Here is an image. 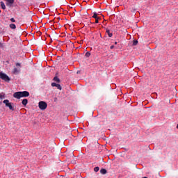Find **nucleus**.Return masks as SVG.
<instances>
[{"instance_id":"1","label":"nucleus","mask_w":178,"mask_h":178,"mask_svg":"<svg viewBox=\"0 0 178 178\" xmlns=\"http://www.w3.org/2000/svg\"><path fill=\"white\" fill-rule=\"evenodd\" d=\"M30 96V92L28 91L16 92L13 94L14 98L20 99V98H25Z\"/></svg>"},{"instance_id":"2","label":"nucleus","mask_w":178,"mask_h":178,"mask_svg":"<svg viewBox=\"0 0 178 178\" xmlns=\"http://www.w3.org/2000/svg\"><path fill=\"white\" fill-rule=\"evenodd\" d=\"M3 104H5L6 106L9 108L10 111H15V108H13V103L9 102L8 99L3 100Z\"/></svg>"},{"instance_id":"3","label":"nucleus","mask_w":178,"mask_h":178,"mask_svg":"<svg viewBox=\"0 0 178 178\" xmlns=\"http://www.w3.org/2000/svg\"><path fill=\"white\" fill-rule=\"evenodd\" d=\"M0 79H1V80H3L4 81H10V78H9V76L6 74L2 72H0Z\"/></svg>"},{"instance_id":"4","label":"nucleus","mask_w":178,"mask_h":178,"mask_svg":"<svg viewBox=\"0 0 178 178\" xmlns=\"http://www.w3.org/2000/svg\"><path fill=\"white\" fill-rule=\"evenodd\" d=\"M38 106L41 109V111H45V109H47L48 106V104H47V102L44 101H41V102H39Z\"/></svg>"},{"instance_id":"5","label":"nucleus","mask_w":178,"mask_h":178,"mask_svg":"<svg viewBox=\"0 0 178 178\" xmlns=\"http://www.w3.org/2000/svg\"><path fill=\"white\" fill-rule=\"evenodd\" d=\"M51 87H56V88H58V90H60V91H61L62 90V86H60V84L56 83L55 82L51 83Z\"/></svg>"},{"instance_id":"6","label":"nucleus","mask_w":178,"mask_h":178,"mask_svg":"<svg viewBox=\"0 0 178 178\" xmlns=\"http://www.w3.org/2000/svg\"><path fill=\"white\" fill-rule=\"evenodd\" d=\"M6 1L7 3L6 5L8 6H12V5H13V3H15V0H5Z\"/></svg>"},{"instance_id":"7","label":"nucleus","mask_w":178,"mask_h":178,"mask_svg":"<svg viewBox=\"0 0 178 178\" xmlns=\"http://www.w3.org/2000/svg\"><path fill=\"white\" fill-rule=\"evenodd\" d=\"M53 80L54 81H56V83H60V79L58 76H54Z\"/></svg>"},{"instance_id":"8","label":"nucleus","mask_w":178,"mask_h":178,"mask_svg":"<svg viewBox=\"0 0 178 178\" xmlns=\"http://www.w3.org/2000/svg\"><path fill=\"white\" fill-rule=\"evenodd\" d=\"M0 3H1V9H3V10L6 9V6L5 5V3H3V1H1Z\"/></svg>"},{"instance_id":"9","label":"nucleus","mask_w":178,"mask_h":178,"mask_svg":"<svg viewBox=\"0 0 178 178\" xmlns=\"http://www.w3.org/2000/svg\"><path fill=\"white\" fill-rule=\"evenodd\" d=\"M27 104H29V100H27V99H24L22 100V105H24V106H26Z\"/></svg>"},{"instance_id":"10","label":"nucleus","mask_w":178,"mask_h":178,"mask_svg":"<svg viewBox=\"0 0 178 178\" xmlns=\"http://www.w3.org/2000/svg\"><path fill=\"white\" fill-rule=\"evenodd\" d=\"M106 33L108 35V37L112 38V35H113V34H112V33H111V31H109V29H106Z\"/></svg>"},{"instance_id":"11","label":"nucleus","mask_w":178,"mask_h":178,"mask_svg":"<svg viewBox=\"0 0 178 178\" xmlns=\"http://www.w3.org/2000/svg\"><path fill=\"white\" fill-rule=\"evenodd\" d=\"M100 173H101L102 175H106V169H104V168L101 169V170H100Z\"/></svg>"},{"instance_id":"12","label":"nucleus","mask_w":178,"mask_h":178,"mask_svg":"<svg viewBox=\"0 0 178 178\" xmlns=\"http://www.w3.org/2000/svg\"><path fill=\"white\" fill-rule=\"evenodd\" d=\"M10 28L12 29V30H15L16 25L15 24H10Z\"/></svg>"},{"instance_id":"13","label":"nucleus","mask_w":178,"mask_h":178,"mask_svg":"<svg viewBox=\"0 0 178 178\" xmlns=\"http://www.w3.org/2000/svg\"><path fill=\"white\" fill-rule=\"evenodd\" d=\"M85 56L86 58H90V56H91V54L90 52H86Z\"/></svg>"},{"instance_id":"14","label":"nucleus","mask_w":178,"mask_h":178,"mask_svg":"<svg viewBox=\"0 0 178 178\" xmlns=\"http://www.w3.org/2000/svg\"><path fill=\"white\" fill-rule=\"evenodd\" d=\"M138 44V40H134L133 45L136 46Z\"/></svg>"},{"instance_id":"15","label":"nucleus","mask_w":178,"mask_h":178,"mask_svg":"<svg viewBox=\"0 0 178 178\" xmlns=\"http://www.w3.org/2000/svg\"><path fill=\"white\" fill-rule=\"evenodd\" d=\"M5 99V95L0 94V99Z\"/></svg>"},{"instance_id":"16","label":"nucleus","mask_w":178,"mask_h":178,"mask_svg":"<svg viewBox=\"0 0 178 178\" xmlns=\"http://www.w3.org/2000/svg\"><path fill=\"white\" fill-rule=\"evenodd\" d=\"M13 72L14 73H19V70H17V68H14Z\"/></svg>"},{"instance_id":"17","label":"nucleus","mask_w":178,"mask_h":178,"mask_svg":"<svg viewBox=\"0 0 178 178\" xmlns=\"http://www.w3.org/2000/svg\"><path fill=\"white\" fill-rule=\"evenodd\" d=\"M94 170H95V172H99V167H95V168H94Z\"/></svg>"},{"instance_id":"18","label":"nucleus","mask_w":178,"mask_h":178,"mask_svg":"<svg viewBox=\"0 0 178 178\" xmlns=\"http://www.w3.org/2000/svg\"><path fill=\"white\" fill-rule=\"evenodd\" d=\"M92 17H93L94 19H98V16L97 15V13H94Z\"/></svg>"},{"instance_id":"19","label":"nucleus","mask_w":178,"mask_h":178,"mask_svg":"<svg viewBox=\"0 0 178 178\" xmlns=\"http://www.w3.org/2000/svg\"><path fill=\"white\" fill-rule=\"evenodd\" d=\"M10 22H12V23H15L16 20L15 19V18H10Z\"/></svg>"},{"instance_id":"20","label":"nucleus","mask_w":178,"mask_h":178,"mask_svg":"<svg viewBox=\"0 0 178 178\" xmlns=\"http://www.w3.org/2000/svg\"><path fill=\"white\" fill-rule=\"evenodd\" d=\"M3 47V44H2V42H0V48H2Z\"/></svg>"},{"instance_id":"21","label":"nucleus","mask_w":178,"mask_h":178,"mask_svg":"<svg viewBox=\"0 0 178 178\" xmlns=\"http://www.w3.org/2000/svg\"><path fill=\"white\" fill-rule=\"evenodd\" d=\"M114 48H115V46H113V45H112V46L110 47V49H113Z\"/></svg>"},{"instance_id":"22","label":"nucleus","mask_w":178,"mask_h":178,"mask_svg":"<svg viewBox=\"0 0 178 178\" xmlns=\"http://www.w3.org/2000/svg\"><path fill=\"white\" fill-rule=\"evenodd\" d=\"M99 21H98V18L95 19V23H98Z\"/></svg>"},{"instance_id":"23","label":"nucleus","mask_w":178,"mask_h":178,"mask_svg":"<svg viewBox=\"0 0 178 178\" xmlns=\"http://www.w3.org/2000/svg\"><path fill=\"white\" fill-rule=\"evenodd\" d=\"M16 66H20V63H16Z\"/></svg>"},{"instance_id":"24","label":"nucleus","mask_w":178,"mask_h":178,"mask_svg":"<svg viewBox=\"0 0 178 178\" xmlns=\"http://www.w3.org/2000/svg\"><path fill=\"white\" fill-rule=\"evenodd\" d=\"M56 99H58V98H56V97L54 98V101H55V102H56Z\"/></svg>"},{"instance_id":"25","label":"nucleus","mask_w":178,"mask_h":178,"mask_svg":"<svg viewBox=\"0 0 178 178\" xmlns=\"http://www.w3.org/2000/svg\"><path fill=\"white\" fill-rule=\"evenodd\" d=\"M115 45H116V44H118V42H115Z\"/></svg>"},{"instance_id":"26","label":"nucleus","mask_w":178,"mask_h":178,"mask_svg":"<svg viewBox=\"0 0 178 178\" xmlns=\"http://www.w3.org/2000/svg\"><path fill=\"white\" fill-rule=\"evenodd\" d=\"M177 129H178V124L177 125Z\"/></svg>"},{"instance_id":"27","label":"nucleus","mask_w":178,"mask_h":178,"mask_svg":"<svg viewBox=\"0 0 178 178\" xmlns=\"http://www.w3.org/2000/svg\"><path fill=\"white\" fill-rule=\"evenodd\" d=\"M0 13H1V10H0Z\"/></svg>"}]
</instances>
